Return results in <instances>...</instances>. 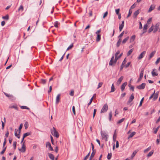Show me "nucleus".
<instances>
[{"instance_id":"obj_6","label":"nucleus","mask_w":160,"mask_h":160,"mask_svg":"<svg viewBox=\"0 0 160 160\" xmlns=\"http://www.w3.org/2000/svg\"><path fill=\"white\" fill-rule=\"evenodd\" d=\"M18 150L23 152H25L26 149L25 146V142H23V143L22 145V148H19Z\"/></svg>"},{"instance_id":"obj_59","label":"nucleus","mask_w":160,"mask_h":160,"mask_svg":"<svg viewBox=\"0 0 160 160\" xmlns=\"http://www.w3.org/2000/svg\"><path fill=\"white\" fill-rule=\"evenodd\" d=\"M72 112H73V114H74V115H75L76 113H75V107L74 106H73L72 107Z\"/></svg>"},{"instance_id":"obj_37","label":"nucleus","mask_w":160,"mask_h":160,"mask_svg":"<svg viewBox=\"0 0 160 160\" xmlns=\"http://www.w3.org/2000/svg\"><path fill=\"white\" fill-rule=\"evenodd\" d=\"M151 146H149L148 148H147V149H146L144 150V152H148V151H149L151 149Z\"/></svg>"},{"instance_id":"obj_36","label":"nucleus","mask_w":160,"mask_h":160,"mask_svg":"<svg viewBox=\"0 0 160 160\" xmlns=\"http://www.w3.org/2000/svg\"><path fill=\"white\" fill-rule=\"evenodd\" d=\"M22 109H29V108H28L27 107L25 106H22L20 107Z\"/></svg>"},{"instance_id":"obj_11","label":"nucleus","mask_w":160,"mask_h":160,"mask_svg":"<svg viewBox=\"0 0 160 160\" xmlns=\"http://www.w3.org/2000/svg\"><path fill=\"white\" fill-rule=\"evenodd\" d=\"M124 25V21H122V23L120 24L119 27V29L120 31H121L122 28H123Z\"/></svg>"},{"instance_id":"obj_48","label":"nucleus","mask_w":160,"mask_h":160,"mask_svg":"<svg viewBox=\"0 0 160 160\" xmlns=\"http://www.w3.org/2000/svg\"><path fill=\"white\" fill-rule=\"evenodd\" d=\"M13 146L14 148V149H15L16 147V145H17V142L16 141H14L13 142Z\"/></svg>"},{"instance_id":"obj_31","label":"nucleus","mask_w":160,"mask_h":160,"mask_svg":"<svg viewBox=\"0 0 160 160\" xmlns=\"http://www.w3.org/2000/svg\"><path fill=\"white\" fill-rule=\"evenodd\" d=\"M137 153V151H134L133 153L132 154L131 156V158L132 159L133 158V157L135 156V155Z\"/></svg>"},{"instance_id":"obj_21","label":"nucleus","mask_w":160,"mask_h":160,"mask_svg":"<svg viewBox=\"0 0 160 160\" xmlns=\"http://www.w3.org/2000/svg\"><path fill=\"white\" fill-rule=\"evenodd\" d=\"M96 153V151L92 152L89 160H91L92 158L94 157Z\"/></svg>"},{"instance_id":"obj_9","label":"nucleus","mask_w":160,"mask_h":160,"mask_svg":"<svg viewBox=\"0 0 160 160\" xmlns=\"http://www.w3.org/2000/svg\"><path fill=\"white\" fill-rule=\"evenodd\" d=\"M46 147H48L49 150L52 151L53 150V148L52 147L51 144L49 142H47L46 143Z\"/></svg>"},{"instance_id":"obj_17","label":"nucleus","mask_w":160,"mask_h":160,"mask_svg":"<svg viewBox=\"0 0 160 160\" xmlns=\"http://www.w3.org/2000/svg\"><path fill=\"white\" fill-rule=\"evenodd\" d=\"M156 53V51H154L152 52L150 54L148 60H150L154 56Z\"/></svg>"},{"instance_id":"obj_23","label":"nucleus","mask_w":160,"mask_h":160,"mask_svg":"<svg viewBox=\"0 0 160 160\" xmlns=\"http://www.w3.org/2000/svg\"><path fill=\"white\" fill-rule=\"evenodd\" d=\"M136 36L135 35H133L130 39V42H132L134 41L135 39Z\"/></svg>"},{"instance_id":"obj_55","label":"nucleus","mask_w":160,"mask_h":160,"mask_svg":"<svg viewBox=\"0 0 160 160\" xmlns=\"http://www.w3.org/2000/svg\"><path fill=\"white\" fill-rule=\"evenodd\" d=\"M113 63H114V61L110 60L109 62V65L110 66H112Z\"/></svg>"},{"instance_id":"obj_64","label":"nucleus","mask_w":160,"mask_h":160,"mask_svg":"<svg viewBox=\"0 0 160 160\" xmlns=\"http://www.w3.org/2000/svg\"><path fill=\"white\" fill-rule=\"evenodd\" d=\"M127 62V60H126V58H125L124 60H123L122 62V64H123V65H124L125 64V63H126Z\"/></svg>"},{"instance_id":"obj_43","label":"nucleus","mask_w":160,"mask_h":160,"mask_svg":"<svg viewBox=\"0 0 160 160\" xmlns=\"http://www.w3.org/2000/svg\"><path fill=\"white\" fill-rule=\"evenodd\" d=\"M153 30V26H152L148 30V32L149 33L151 32H152Z\"/></svg>"},{"instance_id":"obj_22","label":"nucleus","mask_w":160,"mask_h":160,"mask_svg":"<svg viewBox=\"0 0 160 160\" xmlns=\"http://www.w3.org/2000/svg\"><path fill=\"white\" fill-rule=\"evenodd\" d=\"M140 12L139 11V10H137L133 14V16L135 18H136L137 17V15L139 14Z\"/></svg>"},{"instance_id":"obj_20","label":"nucleus","mask_w":160,"mask_h":160,"mask_svg":"<svg viewBox=\"0 0 160 160\" xmlns=\"http://www.w3.org/2000/svg\"><path fill=\"white\" fill-rule=\"evenodd\" d=\"M48 155L51 160H54V156L52 154L49 153H48Z\"/></svg>"},{"instance_id":"obj_30","label":"nucleus","mask_w":160,"mask_h":160,"mask_svg":"<svg viewBox=\"0 0 160 160\" xmlns=\"http://www.w3.org/2000/svg\"><path fill=\"white\" fill-rule=\"evenodd\" d=\"M129 38V37L128 36L124 38L122 41V43L123 44L125 43L128 39Z\"/></svg>"},{"instance_id":"obj_10","label":"nucleus","mask_w":160,"mask_h":160,"mask_svg":"<svg viewBox=\"0 0 160 160\" xmlns=\"http://www.w3.org/2000/svg\"><path fill=\"white\" fill-rule=\"evenodd\" d=\"M146 53V52L145 51L142 52L138 56V59L139 60L142 58L144 57V55H145Z\"/></svg>"},{"instance_id":"obj_16","label":"nucleus","mask_w":160,"mask_h":160,"mask_svg":"<svg viewBox=\"0 0 160 160\" xmlns=\"http://www.w3.org/2000/svg\"><path fill=\"white\" fill-rule=\"evenodd\" d=\"M148 23H146L144 25L143 27V33H145L146 32V30L147 29L148 27Z\"/></svg>"},{"instance_id":"obj_28","label":"nucleus","mask_w":160,"mask_h":160,"mask_svg":"<svg viewBox=\"0 0 160 160\" xmlns=\"http://www.w3.org/2000/svg\"><path fill=\"white\" fill-rule=\"evenodd\" d=\"M155 70H156V69H154L153 70L152 72V74L153 77H154L156 76H157L158 75V74L157 73H156L154 71Z\"/></svg>"},{"instance_id":"obj_12","label":"nucleus","mask_w":160,"mask_h":160,"mask_svg":"<svg viewBox=\"0 0 160 160\" xmlns=\"http://www.w3.org/2000/svg\"><path fill=\"white\" fill-rule=\"evenodd\" d=\"M60 96H61V95L60 94H58L57 95V96L56 97V102H55L56 104H58L60 102Z\"/></svg>"},{"instance_id":"obj_33","label":"nucleus","mask_w":160,"mask_h":160,"mask_svg":"<svg viewBox=\"0 0 160 160\" xmlns=\"http://www.w3.org/2000/svg\"><path fill=\"white\" fill-rule=\"evenodd\" d=\"M115 89L114 88V84H112L111 86V89L110 92H114L115 91Z\"/></svg>"},{"instance_id":"obj_4","label":"nucleus","mask_w":160,"mask_h":160,"mask_svg":"<svg viewBox=\"0 0 160 160\" xmlns=\"http://www.w3.org/2000/svg\"><path fill=\"white\" fill-rule=\"evenodd\" d=\"M108 106L107 104H104L101 111V113L106 112L108 110Z\"/></svg>"},{"instance_id":"obj_62","label":"nucleus","mask_w":160,"mask_h":160,"mask_svg":"<svg viewBox=\"0 0 160 160\" xmlns=\"http://www.w3.org/2000/svg\"><path fill=\"white\" fill-rule=\"evenodd\" d=\"M160 61V57L155 62L156 64H157Z\"/></svg>"},{"instance_id":"obj_1","label":"nucleus","mask_w":160,"mask_h":160,"mask_svg":"<svg viewBox=\"0 0 160 160\" xmlns=\"http://www.w3.org/2000/svg\"><path fill=\"white\" fill-rule=\"evenodd\" d=\"M23 126V124L22 123H21L19 126V130H18L17 129H15V136L17 137L18 138H20V133L21 132V130L22 129Z\"/></svg>"},{"instance_id":"obj_63","label":"nucleus","mask_w":160,"mask_h":160,"mask_svg":"<svg viewBox=\"0 0 160 160\" xmlns=\"http://www.w3.org/2000/svg\"><path fill=\"white\" fill-rule=\"evenodd\" d=\"M124 33V31H123L119 35L118 38H121L122 37Z\"/></svg>"},{"instance_id":"obj_50","label":"nucleus","mask_w":160,"mask_h":160,"mask_svg":"<svg viewBox=\"0 0 160 160\" xmlns=\"http://www.w3.org/2000/svg\"><path fill=\"white\" fill-rule=\"evenodd\" d=\"M119 58L118 57V56H115V59H114V63H116V62L117 61V60Z\"/></svg>"},{"instance_id":"obj_46","label":"nucleus","mask_w":160,"mask_h":160,"mask_svg":"<svg viewBox=\"0 0 160 160\" xmlns=\"http://www.w3.org/2000/svg\"><path fill=\"white\" fill-rule=\"evenodd\" d=\"M103 84V83L102 82H99L98 84V87H97V89L99 88H100L101 87Z\"/></svg>"},{"instance_id":"obj_53","label":"nucleus","mask_w":160,"mask_h":160,"mask_svg":"<svg viewBox=\"0 0 160 160\" xmlns=\"http://www.w3.org/2000/svg\"><path fill=\"white\" fill-rule=\"evenodd\" d=\"M6 142H7L6 139V138H5L4 139V142L3 143V148H4V146H5V144H6Z\"/></svg>"},{"instance_id":"obj_56","label":"nucleus","mask_w":160,"mask_h":160,"mask_svg":"<svg viewBox=\"0 0 160 160\" xmlns=\"http://www.w3.org/2000/svg\"><path fill=\"white\" fill-rule=\"evenodd\" d=\"M132 12V11H131L130 9L129 11L128 14L127 16L128 18L131 15Z\"/></svg>"},{"instance_id":"obj_39","label":"nucleus","mask_w":160,"mask_h":160,"mask_svg":"<svg viewBox=\"0 0 160 160\" xmlns=\"http://www.w3.org/2000/svg\"><path fill=\"white\" fill-rule=\"evenodd\" d=\"M111 157H112V153H108V156H107V159L108 160H110V159Z\"/></svg>"},{"instance_id":"obj_19","label":"nucleus","mask_w":160,"mask_h":160,"mask_svg":"<svg viewBox=\"0 0 160 160\" xmlns=\"http://www.w3.org/2000/svg\"><path fill=\"white\" fill-rule=\"evenodd\" d=\"M155 8V6L154 5H151L150 8H149L148 10V12H150L152 10L154 9Z\"/></svg>"},{"instance_id":"obj_51","label":"nucleus","mask_w":160,"mask_h":160,"mask_svg":"<svg viewBox=\"0 0 160 160\" xmlns=\"http://www.w3.org/2000/svg\"><path fill=\"white\" fill-rule=\"evenodd\" d=\"M6 147L4 148H3V150L0 152L1 154H2L4 153V152L6 150Z\"/></svg>"},{"instance_id":"obj_8","label":"nucleus","mask_w":160,"mask_h":160,"mask_svg":"<svg viewBox=\"0 0 160 160\" xmlns=\"http://www.w3.org/2000/svg\"><path fill=\"white\" fill-rule=\"evenodd\" d=\"M160 26V24L159 23H156L155 26V28L153 30V32L155 33L159 29Z\"/></svg>"},{"instance_id":"obj_58","label":"nucleus","mask_w":160,"mask_h":160,"mask_svg":"<svg viewBox=\"0 0 160 160\" xmlns=\"http://www.w3.org/2000/svg\"><path fill=\"white\" fill-rule=\"evenodd\" d=\"M143 99H144V98H142V99L141 100V101L140 102L139 105V107H140L141 106H142V102L143 101Z\"/></svg>"},{"instance_id":"obj_54","label":"nucleus","mask_w":160,"mask_h":160,"mask_svg":"<svg viewBox=\"0 0 160 160\" xmlns=\"http://www.w3.org/2000/svg\"><path fill=\"white\" fill-rule=\"evenodd\" d=\"M21 9L22 10V11L23 10V7L22 5H20L19 8L18 9V10L19 11H20Z\"/></svg>"},{"instance_id":"obj_26","label":"nucleus","mask_w":160,"mask_h":160,"mask_svg":"<svg viewBox=\"0 0 160 160\" xmlns=\"http://www.w3.org/2000/svg\"><path fill=\"white\" fill-rule=\"evenodd\" d=\"M31 132H28L25 133L23 135L24 138H25L27 136L31 135Z\"/></svg>"},{"instance_id":"obj_13","label":"nucleus","mask_w":160,"mask_h":160,"mask_svg":"<svg viewBox=\"0 0 160 160\" xmlns=\"http://www.w3.org/2000/svg\"><path fill=\"white\" fill-rule=\"evenodd\" d=\"M4 94L6 97H8L10 99L13 100L14 98V97L12 95H11L10 94H8L5 92H4Z\"/></svg>"},{"instance_id":"obj_41","label":"nucleus","mask_w":160,"mask_h":160,"mask_svg":"<svg viewBox=\"0 0 160 160\" xmlns=\"http://www.w3.org/2000/svg\"><path fill=\"white\" fill-rule=\"evenodd\" d=\"M2 18L3 19L7 20H8L9 19V16L8 15H7L4 16H3Z\"/></svg>"},{"instance_id":"obj_2","label":"nucleus","mask_w":160,"mask_h":160,"mask_svg":"<svg viewBox=\"0 0 160 160\" xmlns=\"http://www.w3.org/2000/svg\"><path fill=\"white\" fill-rule=\"evenodd\" d=\"M101 134L102 136V139L104 140L105 141L108 140V135L104 131H101Z\"/></svg>"},{"instance_id":"obj_60","label":"nucleus","mask_w":160,"mask_h":160,"mask_svg":"<svg viewBox=\"0 0 160 160\" xmlns=\"http://www.w3.org/2000/svg\"><path fill=\"white\" fill-rule=\"evenodd\" d=\"M153 132L154 133L156 134L157 133L158 130L156 129V128H154L153 129Z\"/></svg>"},{"instance_id":"obj_57","label":"nucleus","mask_w":160,"mask_h":160,"mask_svg":"<svg viewBox=\"0 0 160 160\" xmlns=\"http://www.w3.org/2000/svg\"><path fill=\"white\" fill-rule=\"evenodd\" d=\"M73 44L72 43L67 48V50H68L70 49H71L73 47Z\"/></svg>"},{"instance_id":"obj_38","label":"nucleus","mask_w":160,"mask_h":160,"mask_svg":"<svg viewBox=\"0 0 160 160\" xmlns=\"http://www.w3.org/2000/svg\"><path fill=\"white\" fill-rule=\"evenodd\" d=\"M109 120L110 121H111V118L112 117V112L111 111H110L109 113Z\"/></svg>"},{"instance_id":"obj_34","label":"nucleus","mask_w":160,"mask_h":160,"mask_svg":"<svg viewBox=\"0 0 160 160\" xmlns=\"http://www.w3.org/2000/svg\"><path fill=\"white\" fill-rule=\"evenodd\" d=\"M124 119H125V118H122L120 120H119V121H118L117 122V124H119L120 123H121L124 120Z\"/></svg>"},{"instance_id":"obj_44","label":"nucleus","mask_w":160,"mask_h":160,"mask_svg":"<svg viewBox=\"0 0 160 160\" xmlns=\"http://www.w3.org/2000/svg\"><path fill=\"white\" fill-rule=\"evenodd\" d=\"M46 81L45 79H41V80L40 82L43 84H45L46 83Z\"/></svg>"},{"instance_id":"obj_25","label":"nucleus","mask_w":160,"mask_h":160,"mask_svg":"<svg viewBox=\"0 0 160 160\" xmlns=\"http://www.w3.org/2000/svg\"><path fill=\"white\" fill-rule=\"evenodd\" d=\"M154 153V151L153 150H152L150 151L148 154L147 155V157L148 158L150 157Z\"/></svg>"},{"instance_id":"obj_27","label":"nucleus","mask_w":160,"mask_h":160,"mask_svg":"<svg viewBox=\"0 0 160 160\" xmlns=\"http://www.w3.org/2000/svg\"><path fill=\"white\" fill-rule=\"evenodd\" d=\"M101 40V35L99 34H98L97 36L96 39V41L97 42H99Z\"/></svg>"},{"instance_id":"obj_42","label":"nucleus","mask_w":160,"mask_h":160,"mask_svg":"<svg viewBox=\"0 0 160 160\" xmlns=\"http://www.w3.org/2000/svg\"><path fill=\"white\" fill-rule=\"evenodd\" d=\"M59 22L58 21H56L54 23V26L56 27V28H58V24H59Z\"/></svg>"},{"instance_id":"obj_5","label":"nucleus","mask_w":160,"mask_h":160,"mask_svg":"<svg viewBox=\"0 0 160 160\" xmlns=\"http://www.w3.org/2000/svg\"><path fill=\"white\" fill-rule=\"evenodd\" d=\"M144 71V69L142 68L141 69V72H140L139 77L138 78V82H139L141 80V79L143 76Z\"/></svg>"},{"instance_id":"obj_24","label":"nucleus","mask_w":160,"mask_h":160,"mask_svg":"<svg viewBox=\"0 0 160 160\" xmlns=\"http://www.w3.org/2000/svg\"><path fill=\"white\" fill-rule=\"evenodd\" d=\"M158 92H157L155 94H154V98H153V100H155L157 99L158 98Z\"/></svg>"},{"instance_id":"obj_40","label":"nucleus","mask_w":160,"mask_h":160,"mask_svg":"<svg viewBox=\"0 0 160 160\" xmlns=\"http://www.w3.org/2000/svg\"><path fill=\"white\" fill-rule=\"evenodd\" d=\"M28 122H26L24 124V126L25 127V129H27L28 128Z\"/></svg>"},{"instance_id":"obj_47","label":"nucleus","mask_w":160,"mask_h":160,"mask_svg":"<svg viewBox=\"0 0 160 160\" xmlns=\"http://www.w3.org/2000/svg\"><path fill=\"white\" fill-rule=\"evenodd\" d=\"M90 151L85 156V157L84 158L83 160H86L88 159V158L90 155Z\"/></svg>"},{"instance_id":"obj_7","label":"nucleus","mask_w":160,"mask_h":160,"mask_svg":"<svg viewBox=\"0 0 160 160\" xmlns=\"http://www.w3.org/2000/svg\"><path fill=\"white\" fill-rule=\"evenodd\" d=\"M146 86V84L145 83H142L141 84L137 86V88L139 89H143Z\"/></svg>"},{"instance_id":"obj_15","label":"nucleus","mask_w":160,"mask_h":160,"mask_svg":"<svg viewBox=\"0 0 160 160\" xmlns=\"http://www.w3.org/2000/svg\"><path fill=\"white\" fill-rule=\"evenodd\" d=\"M134 97L133 94H132L129 98L128 101V103H130L134 99Z\"/></svg>"},{"instance_id":"obj_49","label":"nucleus","mask_w":160,"mask_h":160,"mask_svg":"<svg viewBox=\"0 0 160 160\" xmlns=\"http://www.w3.org/2000/svg\"><path fill=\"white\" fill-rule=\"evenodd\" d=\"M116 133V130L115 131L114 133L113 134V141H115L116 140V135L115 134Z\"/></svg>"},{"instance_id":"obj_61","label":"nucleus","mask_w":160,"mask_h":160,"mask_svg":"<svg viewBox=\"0 0 160 160\" xmlns=\"http://www.w3.org/2000/svg\"><path fill=\"white\" fill-rule=\"evenodd\" d=\"M139 29H142V23L141 22H139Z\"/></svg>"},{"instance_id":"obj_14","label":"nucleus","mask_w":160,"mask_h":160,"mask_svg":"<svg viewBox=\"0 0 160 160\" xmlns=\"http://www.w3.org/2000/svg\"><path fill=\"white\" fill-rule=\"evenodd\" d=\"M127 82H125L123 83L121 86V88L122 91H123L125 89V87L127 85Z\"/></svg>"},{"instance_id":"obj_35","label":"nucleus","mask_w":160,"mask_h":160,"mask_svg":"<svg viewBox=\"0 0 160 160\" xmlns=\"http://www.w3.org/2000/svg\"><path fill=\"white\" fill-rule=\"evenodd\" d=\"M133 49H130L128 51V52L127 53V56H129L131 54V53L133 52Z\"/></svg>"},{"instance_id":"obj_52","label":"nucleus","mask_w":160,"mask_h":160,"mask_svg":"<svg viewBox=\"0 0 160 160\" xmlns=\"http://www.w3.org/2000/svg\"><path fill=\"white\" fill-rule=\"evenodd\" d=\"M120 10L119 8L116 9L115 10V12H116V14L117 15H119V12L120 11Z\"/></svg>"},{"instance_id":"obj_18","label":"nucleus","mask_w":160,"mask_h":160,"mask_svg":"<svg viewBox=\"0 0 160 160\" xmlns=\"http://www.w3.org/2000/svg\"><path fill=\"white\" fill-rule=\"evenodd\" d=\"M123 79V77L122 76H121L120 78H119L117 82V84L118 85H119L120 84L121 82L122 81V80Z\"/></svg>"},{"instance_id":"obj_3","label":"nucleus","mask_w":160,"mask_h":160,"mask_svg":"<svg viewBox=\"0 0 160 160\" xmlns=\"http://www.w3.org/2000/svg\"><path fill=\"white\" fill-rule=\"evenodd\" d=\"M51 133L52 134L57 138H58L59 137V134L55 128L54 127L53 128V129L51 130Z\"/></svg>"},{"instance_id":"obj_45","label":"nucleus","mask_w":160,"mask_h":160,"mask_svg":"<svg viewBox=\"0 0 160 160\" xmlns=\"http://www.w3.org/2000/svg\"><path fill=\"white\" fill-rule=\"evenodd\" d=\"M93 99V97H92L91 98V99L90 100L89 102H88V106L91 104V103L92 102V101Z\"/></svg>"},{"instance_id":"obj_29","label":"nucleus","mask_w":160,"mask_h":160,"mask_svg":"<svg viewBox=\"0 0 160 160\" xmlns=\"http://www.w3.org/2000/svg\"><path fill=\"white\" fill-rule=\"evenodd\" d=\"M136 134V132H132L129 135L128 138L132 137Z\"/></svg>"},{"instance_id":"obj_32","label":"nucleus","mask_w":160,"mask_h":160,"mask_svg":"<svg viewBox=\"0 0 160 160\" xmlns=\"http://www.w3.org/2000/svg\"><path fill=\"white\" fill-rule=\"evenodd\" d=\"M9 108H13L15 109L16 110H18V108L17 105H13L12 106H10L9 107Z\"/></svg>"}]
</instances>
